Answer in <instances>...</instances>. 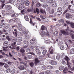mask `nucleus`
I'll return each mask as SVG.
<instances>
[{
	"label": "nucleus",
	"instance_id": "nucleus-1",
	"mask_svg": "<svg viewBox=\"0 0 74 74\" xmlns=\"http://www.w3.org/2000/svg\"><path fill=\"white\" fill-rule=\"evenodd\" d=\"M68 45L66 44L67 47H68V49H69L70 47H71L72 46H73L74 42H73L72 40L70 39L68 40Z\"/></svg>",
	"mask_w": 74,
	"mask_h": 74
},
{
	"label": "nucleus",
	"instance_id": "nucleus-2",
	"mask_svg": "<svg viewBox=\"0 0 74 74\" xmlns=\"http://www.w3.org/2000/svg\"><path fill=\"white\" fill-rule=\"evenodd\" d=\"M34 63L35 64V66H37L38 64L40 63V61L38 60V58H36L34 59Z\"/></svg>",
	"mask_w": 74,
	"mask_h": 74
},
{
	"label": "nucleus",
	"instance_id": "nucleus-3",
	"mask_svg": "<svg viewBox=\"0 0 74 74\" xmlns=\"http://www.w3.org/2000/svg\"><path fill=\"white\" fill-rule=\"evenodd\" d=\"M1 26H3V27H4L5 29H7L9 27V25L5 23H3L2 25H1Z\"/></svg>",
	"mask_w": 74,
	"mask_h": 74
},
{
	"label": "nucleus",
	"instance_id": "nucleus-4",
	"mask_svg": "<svg viewBox=\"0 0 74 74\" xmlns=\"http://www.w3.org/2000/svg\"><path fill=\"white\" fill-rule=\"evenodd\" d=\"M64 59L66 60V61H67V65L71 64V63L69 62V57L67 56H65V58H64Z\"/></svg>",
	"mask_w": 74,
	"mask_h": 74
},
{
	"label": "nucleus",
	"instance_id": "nucleus-5",
	"mask_svg": "<svg viewBox=\"0 0 74 74\" xmlns=\"http://www.w3.org/2000/svg\"><path fill=\"white\" fill-rule=\"evenodd\" d=\"M36 39L33 38L30 40V43H31V44H37V42H36Z\"/></svg>",
	"mask_w": 74,
	"mask_h": 74
},
{
	"label": "nucleus",
	"instance_id": "nucleus-6",
	"mask_svg": "<svg viewBox=\"0 0 74 74\" xmlns=\"http://www.w3.org/2000/svg\"><path fill=\"white\" fill-rule=\"evenodd\" d=\"M73 17L71 14L69 13H66V17L67 19H70V18H71Z\"/></svg>",
	"mask_w": 74,
	"mask_h": 74
},
{
	"label": "nucleus",
	"instance_id": "nucleus-7",
	"mask_svg": "<svg viewBox=\"0 0 74 74\" xmlns=\"http://www.w3.org/2000/svg\"><path fill=\"white\" fill-rule=\"evenodd\" d=\"M71 6H72V5H69L68 8L67 9H66L64 12L63 13L64 14H66V12H67L68 11V10H71V9H70V7H71Z\"/></svg>",
	"mask_w": 74,
	"mask_h": 74
},
{
	"label": "nucleus",
	"instance_id": "nucleus-8",
	"mask_svg": "<svg viewBox=\"0 0 74 74\" xmlns=\"http://www.w3.org/2000/svg\"><path fill=\"white\" fill-rule=\"evenodd\" d=\"M71 6H72V5H69L68 8L67 9H66L64 12L63 13L64 14H66V12H67L68 11V10H71V9H70V7H71Z\"/></svg>",
	"mask_w": 74,
	"mask_h": 74
},
{
	"label": "nucleus",
	"instance_id": "nucleus-9",
	"mask_svg": "<svg viewBox=\"0 0 74 74\" xmlns=\"http://www.w3.org/2000/svg\"><path fill=\"white\" fill-rule=\"evenodd\" d=\"M49 52H50V54H53V49L52 47H50L49 50Z\"/></svg>",
	"mask_w": 74,
	"mask_h": 74
},
{
	"label": "nucleus",
	"instance_id": "nucleus-10",
	"mask_svg": "<svg viewBox=\"0 0 74 74\" xmlns=\"http://www.w3.org/2000/svg\"><path fill=\"white\" fill-rule=\"evenodd\" d=\"M61 14H62V12H57L54 14V16H57L58 15H60Z\"/></svg>",
	"mask_w": 74,
	"mask_h": 74
},
{
	"label": "nucleus",
	"instance_id": "nucleus-11",
	"mask_svg": "<svg viewBox=\"0 0 74 74\" xmlns=\"http://www.w3.org/2000/svg\"><path fill=\"white\" fill-rule=\"evenodd\" d=\"M49 63L52 65H55L57 63L56 61H50Z\"/></svg>",
	"mask_w": 74,
	"mask_h": 74
},
{
	"label": "nucleus",
	"instance_id": "nucleus-12",
	"mask_svg": "<svg viewBox=\"0 0 74 74\" xmlns=\"http://www.w3.org/2000/svg\"><path fill=\"white\" fill-rule=\"evenodd\" d=\"M26 67L25 66L23 65H21V66H19L18 67V69H19V70H24V69H25Z\"/></svg>",
	"mask_w": 74,
	"mask_h": 74
},
{
	"label": "nucleus",
	"instance_id": "nucleus-13",
	"mask_svg": "<svg viewBox=\"0 0 74 74\" xmlns=\"http://www.w3.org/2000/svg\"><path fill=\"white\" fill-rule=\"evenodd\" d=\"M61 32L63 34H64V35H69V33L66 32L62 30L61 31Z\"/></svg>",
	"mask_w": 74,
	"mask_h": 74
},
{
	"label": "nucleus",
	"instance_id": "nucleus-14",
	"mask_svg": "<svg viewBox=\"0 0 74 74\" xmlns=\"http://www.w3.org/2000/svg\"><path fill=\"white\" fill-rule=\"evenodd\" d=\"M5 8L7 10H11L12 8V7L10 5H6Z\"/></svg>",
	"mask_w": 74,
	"mask_h": 74
},
{
	"label": "nucleus",
	"instance_id": "nucleus-15",
	"mask_svg": "<svg viewBox=\"0 0 74 74\" xmlns=\"http://www.w3.org/2000/svg\"><path fill=\"white\" fill-rule=\"evenodd\" d=\"M51 5L53 7H55L57 6V5L56 4V2L55 1L51 3Z\"/></svg>",
	"mask_w": 74,
	"mask_h": 74
},
{
	"label": "nucleus",
	"instance_id": "nucleus-16",
	"mask_svg": "<svg viewBox=\"0 0 74 74\" xmlns=\"http://www.w3.org/2000/svg\"><path fill=\"white\" fill-rule=\"evenodd\" d=\"M22 38L21 37H18L16 39V40L18 42H21V41H22Z\"/></svg>",
	"mask_w": 74,
	"mask_h": 74
},
{
	"label": "nucleus",
	"instance_id": "nucleus-17",
	"mask_svg": "<svg viewBox=\"0 0 74 74\" xmlns=\"http://www.w3.org/2000/svg\"><path fill=\"white\" fill-rule=\"evenodd\" d=\"M16 42H14L12 44V46L13 48L15 49L16 48Z\"/></svg>",
	"mask_w": 74,
	"mask_h": 74
},
{
	"label": "nucleus",
	"instance_id": "nucleus-18",
	"mask_svg": "<svg viewBox=\"0 0 74 74\" xmlns=\"http://www.w3.org/2000/svg\"><path fill=\"white\" fill-rule=\"evenodd\" d=\"M14 31L15 32H13V34L14 35V36L15 37H17V31H16V30L15 29H14Z\"/></svg>",
	"mask_w": 74,
	"mask_h": 74
},
{
	"label": "nucleus",
	"instance_id": "nucleus-19",
	"mask_svg": "<svg viewBox=\"0 0 74 74\" xmlns=\"http://www.w3.org/2000/svg\"><path fill=\"white\" fill-rule=\"evenodd\" d=\"M20 51L21 52V53H25V51L23 48L21 49L20 50Z\"/></svg>",
	"mask_w": 74,
	"mask_h": 74
},
{
	"label": "nucleus",
	"instance_id": "nucleus-20",
	"mask_svg": "<svg viewBox=\"0 0 74 74\" xmlns=\"http://www.w3.org/2000/svg\"><path fill=\"white\" fill-rule=\"evenodd\" d=\"M24 3H25V5L26 6H28V5H30V2L28 1H24Z\"/></svg>",
	"mask_w": 74,
	"mask_h": 74
},
{
	"label": "nucleus",
	"instance_id": "nucleus-21",
	"mask_svg": "<svg viewBox=\"0 0 74 74\" xmlns=\"http://www.w3.org/2000/svg\"><path fill=\"white\" fill-rule=\"evenodd\" d=\"M29 64L30 67H34V64L33 62H29Z\"/></svg>",
	"mask_w": 74,
	"mask_h": 74
},
{
	"label": "nucleus",
	"instance_id": "nucleus-22",
	"mask_svg": "<svg viewBox=\"0 0 74 74\" xmlns=\"http://www.w3.org/2000/svg\"><path fill=\"white\" fill-rule=\"evenodd\" d=\"M40 17L42 19V21H45V19L46 18V17L44 16L40 15Z\"/></svg>",
	"mask_w": 74,
	"mask_h": 74
},
{
	"label": "nucleus",
	"instance_id": "nucleus-23",
	"mask_svg": "<svg viewBox=\"0 0 74 74\" xmlns=\"http://www.w3.org/2000/svg\"><path fill=\"white\" fill-rule=\"evenodd\" d=\"M8 48V47H3V51H5H5H7L8 50V49H7Z\"/></svg>",
	"mask_w": 74,
	"mask_h": 74
},
{
	"label": "nucleus",
	"instance_id": "nucleus-24",
	"mask_svg": "<svg viewBox=\"0 0 74 74\" xmlns=\"http://www.w3.org/2000/svg\"><path fill=\"white\" fill-rule=\"evenodd\" d=\"M64 69V67L63 66H60L59 67V69L60 70L62 71Z\"/></svg>",
	"mask_w": 74,
	"mask_h": 74
},
{
	"label": "nucleus",
	"instance_id": "nucleus-25",
	"mask_svg": "<svg viewBox=\"0 0 74 74\" xmlns=\"http://www.w3.org/2000/svg\"><path fill=\"white\" fill-rule=\"evenodd\" d=\"M37 12V14L39 13V9L37 8H36V10H34V14H36V12Z\"/></svg>",
	"mask_w": 74,
	"mask_h": 74
},
{
	"label": "nucleus",
	"instance_id": "nucleus-26",
	"mask_svg": "<svg viewBox=\"0 0 74 74\" xmlns=\"http://www.w3.org/2000/svg\"><path fill=\"white\" fill-rule=\"evenodd\" d=\"M41 30L42 31L43 30H45L46 29V27H45L44 25H42L41 26Z\"/></svg>",
	"mask_w": 74,
	"mask_h": 74
},
{
	"label": "nucleus",
	"instance_id": "nucleus-27",
	"mask_svg": "<svg viewBox=\"0 0 74 74\" xmlns=\"http://www.w3.org/2000/svg\"><path fill=\"white\" fill-rule=\"evenodd\" d=\"M68 71V69L67 68H65L63 70V72L64 73H67V72Z\"/></svg>",
	"mask_w": 74,
	"mask_h": 74
},
{
	"label": "nucleus",
	"instance_id": "nucleus-28",
	"mask_svg": "<svg viewBox=\"0 0 74 74\" xmlns=\"http://www.w3.org/2000/svg\"><path fill=\"white\" fill-rule=\"evenodd\" d=\"M47 69H53V67L51 65H49L47 67Z\"/></svg>",
	"mask_w": 74,
	"mask_h": 74
},
{
	"label": "nucleus",
	"instance_id": "nucleus-29",
	"mask_svg": "<svg viewBox=\"0 0 74 74\" xmlns=\"http://www.w3.org/2000/svg\"><path fill=\"white\" fill-rule=\"evenodd\" d=\"M49 13L50 14H53L54 13V9H52L51 10H49Z\"/></svg>",
	"mask_w": 74,
	"mask_h": 74
},
{
	"label": "nucleus",
	"instance_id": "nucleus-30",
	"mask_svg": "<svg viewBox=\"0 0 74 74\" xmlns=\"http://www.w3.org/2000/svg\"><path fill=\"white\" fill-rule=\"evenodd\" d=\"M24 18L25 21H29V18H28V16L27 15L25 16Z\"/></svg>",
	"mask_w": 74,
	"mask_h": 74
},
{
	"label": "nucleus",
	"instance_id": "nucleus-31",
	"mask_svg": "<svg viewBox=\"0 0 74 74\" xmlns=\"http://www.w3.org/2000/svg\"><path fill=\"white\" fill-rule=\"evenodd\" d=\"M40 12H41V13H42V14H45V15H46V12L45 11V10H43L42 9H41L40 10Z\"/></svg>",
	"mask_w": 74,
	"mask_h": 74
},
{
	"label": "nucleus",
	"instance_id": "nucleus-32",
	"mask_svg": "<svg viewBox=\"0 0 74 74\" xmlns=\"http://www.w3.org/2000/svg\"><path fill=\"white\" fill-rule=\"evenodd\" d=\"M57 10L58 11V12H62L61 11H62V8L60 7L58 8L57 9Z\"/></svg>",
	"mask_w": 74,
	"mask_h": 74
},
{
	"label": "nucleus",
	"instance_id": "nucleus-33",
	"mask_svg": "<svg viewBox=\"0 0 74 74\" xmlns=\"http://www.w3.org/2000/svg\"><path fill=\"white\" fill-rule=\"evenodd\" d=\"M53 34L55 36H58V32L56 31L53 33Z\"/></svg>",
	"mask_w": 74,
	"mask_h": 74
},
{
	"label": "nucleus",
	"instance_id": "nucleus-34",
	"mask_svg": "<svg viewBox=\"0 0 74 74\" xmlns=\"http://www.w3.org/2000/svg\"><path fill=\"white\" fill-rule=\"evenodd\" d=\"M53 2V0H47V3H52V2Z\"/></svg>",
	"mask_w": 74,
	"mask_h": 74
},
{
	"label": "nucleus",
	"instance_id": "nucleus-35",
	"mask_svg": "<svg viewBox=\"0 0 74 74\" xmlns=\"http://www.w3.org/2000/svg\"><path fill=\"white\" fill-rule=\"evenodd\" d=\"M8 41H5L4 42V45L5 46H7V45H8Z\"/></svg>",
	"mask_w": 74,
	"mask_h": 74
},
{
	"label": "nucleus",
	"instance_id": "nucleus-36",
	"mask_svg": "<svg viewBox=\"0 0 74 74\" xmlns=\"http://www.w3.org/2000/svg\"><path fill=\"white\" fill-rule=\"evenodd\" d=\"M36 52L37 54H38L39 53H40V50L39 49H37L36 50Z\"/></svg>",
	"mask_w": 74,
	"mask_h": 74
},
{
	"label": "nucleus",
	"instance_id": "nucleus-37",
	"mask_svg": "<svg viewBox=\"0 0 74 74\" xmlns=\"http://www.w3.org/2000/svg\"><path fill=\"white\" fill-rule=\"evenodd\" d=\"M74 49H73L71 50L70 54H74Z\"/></svg>",
	"mask_w": 74,
	"mask_h": 74
},
{
	"label": "nucleus",
	"instance_id": "nucleus-38",
	"mask_svg": "<svg viewBox=\"0 0 74 74\" xmlns=\"http://www.w3.org/2000/svg\"><path fill=\"white\" fill-rule=\"evenodd\" d=\"M51 73V71L50 70H47L45 72V74H50Z\"/></svg>",
	"mask_w": 74,
	"mask_h": 74
},
{
	"label": "nucleus",
	"instance_id": "nucleus-39",
	"mask_svg": "<svg viewBox=\"0 0 74 74\" xmlns=\"http://www.w3.org/2000/svg\"><path fill=\"white\" fill-rule=\"evenodd\" d=\"M23 43H24V44H25L27 45H28V44H29V42L26 40H24L23 41Z\"/></svg>",
	"mask_w": 74,
	"mask_h": 74
},
{
	"label": "nucleus",
	"instance_id": "nucleus-40",
	"mask_svg": "<svg viewBox=\"0 0 74 74\" xmlns=\"http://www.w3.org/2000/svg\"><path fill=\"white\" fill-rule=\"evenodd\" d=\"M56 58L57 59H58V60H59V59H60V56L59 55H57Z\"/></svg>",
	"mask_w": 74,
	"mask_h": 74
},
{
	"label": "nucleus",
	"instance_id": "nucleus-41",
	"mask_svg": "<svg viewBox=\"0 0 74 74\" xmlns=\"http://www.w3.org/2000/svg\"><path fill=\"white\" fill-rule=\"evenodd\" d=\"M47 52V50H43V51L42 52V54L43 55H45L46 54V53Z\"/></svg>",
	"mask_w": 74,
	"mask_h": 74
},
{
	"label": "nucleus",
	"instance_id": "nucleus-42",
	"mask_svg": "<svg viewBox=\"0 0 74 74\" xmlns=\"http://www.w3.org/2000/svg\"><path fill=\"white\" fill-rule=\"evenodd\" d=\"M71 26L72 27V28H74V23L71 22V23L70 24Z\"/></svg>",
	"mask_w": 74,
	"mask_h": 74
},
{
	"label": "nucleus",
	"instance_id": "nucleus-43",
	"mask_svg": "<svg viewBox=\"0 0 74 74\" xmlns=\"http://www.w3.org/2000/svg\"><path fill=\"white\" fill-rule=\"evenodd\" d=\"M40 6H41V4L39 3H37L36 5V7H40Z\"/></svg>",
	"mask_w": 74,
	"mask_h": 74
},
{
	"label": "nucleus",
	"instance_id": "nucleus-44",
	"mask_svg": "<svg viewBox=\"0 0 74 74\" xmlns=\"http://www.w3.org/2000/svg\"><path fill=\"white\" fill-rule=\"evenodd\" d=\"M42 70H46V66H43L41 67Z\"/></svg>",
	"mask_w": 74,
	"mask_h": 74
},
{
	"label": "nucleus",
	"instance_id": "nucleus-45",
	"mask_svg": "<svg viewBox=\"0 0 74 74\" xmlns=\"http://www.w3.org/2000/svg\"><path fill=\"white\" fill-rule=\"evenodd\" d=\"M15 71L14 69H13L10 72L11 74H14V73H15Z\"/></svg>",
	"mask_w": 74,
	"mask_h": 74
},
{
	"label": "nucleus",
	"instance_id": "nucleus-46",
	"mask_svg": "<svg viewBox=\"0 0 74 74\" xmlns=\"http://www.w3.org/2000/svg\"><path fill=\"white\" fill-rule=\"evenodd\" d=\"M4 67H5V69H8V67H9V66H8V64H5Z\"/></svg>",
	"mask_w": 74,
	"mask_h": 74
},
{
	"label": "nucleus",
	"instance_id": "nucleus-47",
	"mask_svg": "<svg viewBox=\"0 0 74 74\" xmlns=\"http://www.w3.org/2000/svg\"><path fill=\"white\" fill-rule=\"evenodd\" d=\"M27 57L29 59H32V58H33V56H32L31 55H28L27 56Z\"/></svg>",
	"mask_w": 74,
	"mask_h": 74
},
{
	"label": "nucleus",
	"instance_id": "nucleus-48",
	"mask_svg": "<svg viewBox=\"0 0 74 74\" xmlns=\"http://www.w3.org/2000/svg\"><path fill=\"white\" fill-rule=\"evenodd\" d=\"M4 65V63L0 62V66L1 67H2V66H3Z\"/></svg>",
	"mask_w": 74,
	"mask_h": 74
},
{
	"label": "nucleus",
	"instance_id": "nucleus-49",
	"mask_svg": "<svg viewBox=\"0 0 74 74\" xmlns=\"http://www.w3.org/2000/svg\"><path fill=\"white\" fill-rule=\"evenodd\" d=\"M60 49L61 50H63L64 49V47L63 46H61L60 47Z\"/></svg>",
	"mask_w": 74,
	"mask_h": 74
},
{
	"label": "nucleus",
	"instance_id": "nucleus-50",
	"mask_svg": "<svg viewBox=\"0 0 74 74\" xmlns=\"http://www.w3.org/2000/svg\"><path fill=\"white\" fill-rule=\"evenodd\" d=\"M45 42H46V43L47 44H50V41L48 40H47Z\"/></svg>",
	"mask_w": 74,
	"mask_h": 74
},
{
	"label": "nucleus",
	"instance_id": "nucleus-51",
	"mask_svg": "<svg viewBox=\"0 0 74 74\" xmlns=\"http://www.w3.org/2000/svg\"><path fill=\"white\" fill-rule=\"evenodd\" d=\"M2 13L3 15H5V10H3L2 11Z\"/></svg>",
	"mask_w": 74,
	"mask_h": 74
},
{
	"label": "nucleus",
	"instance_id": "nucleus-52",
	"mask_svg": "<svg viewBox=\"0 0 74 74\" xmlns=\"http://www.w3.org/2000/svg\"><path fill=\"white\" fill-rule=\"evenodd\" d=\"M66 22L67 23V24H68L69 25H71V22L70 21H66Z\"/></svg>",
	"mask_w": 74,
	"mask_h": 74
},
{
	"label": "nucleus",
	"instance_id": "nucleus-53",
	"mask_svg": "<svg viewBox=\"0 0 74 74\" xmlns=\"http://www.w3.org/2000/svg\"><path fill=\"white\" fill-rule=\"evenodd\" d=\"M47 0H40V1L43 3H47Z\"/></svg>",
	"mask_w": 74,
	"mask_h": 74
},
{
	"label": "nucleus",
	"instance_id": "nucleus-54",
	"mask_svg": "<svg viewBox=\"0 0 74 74\" xmlns=\"http://www.w3.org/2000/svg\"><path fill=\"white\" fill-rule=\"evenodd\" d=\"M10 71H11L10 69H7L6 71L7 73H9V72H10Z\"/></svg>",
	"mask_w": 74,
	"mask_h": 74
},
{
	"label": "nucleus",
	"instance_id": "nucleus-55",
	"mask_svg": "<svg viewBox=\"0 0 74 74\" xmlns=\"http://www.w3.org/2000/svg\"><path fill=\"white\" fill-rule=\"evenodd\" d=\"M5 5V4H2L1 5V8H3V7H4V6Z\"/></svg>",
	"mask_w": 74,
	"mask_h": 74
},
{
	"label": "nucleus",
	"instance_id": "nucleus-56",
	"mask_svg": "<svg viewBox=\"0 0 74 74\" xmlns=\"http://www.w3.org/2000/svg\"><path fill=\"white\" fill-rule=\"evenodd\" d=\"M71 37L72 39H74V34H71Z\"/></svg>",
	"mask_w": 74,
	"mask_h": 74
},
{
	"label": "nucleus",
	"instance_id": "nucleus-57",
	"mask_svg": "<svg viewBox=\"0 0 74 74\" xmlns=\"http://www.w3.org/2000/svg\"><path fill=\"white\" fill-rule=\"evenodd\" d=\"M60 22H62V23H64V20L62 19H61L60 20Z\"/></svg>",
	"mask_w": 74,
	"mask_h": 74
},
{
	"label": "nucleus",
	"instance_id": "nucleus-58",
	"mask_svg": "<svg viewBox=\"0 0 74 74\" xmlns=\"http://www.w3.org/2000/svg\"><path fill=\"white\" fill-rule=\"evenodd\" d=\"M69 5V3L68 2L65 3L64 4V5H66V6H68V5Z\"/></svg>",
	"mask_w": 74,
	"mask_h": 74
},
{
	"label": "nucleus",
	"instance_id": "nucleus-59",
	"mask_svg": "<svg viewBox=\"0 0 74 74\" xmlns=\"http://www.w3.org/2000/svg\"><path fill=\"white\" fill-rule=\"evenodd\" d=\"M26 51L27 52H29L30 51V49L28 48L26 50Z\"/></svg>",
	"mask_w": 74,
	"mask_h": 74
},
{
	"label": "nucleus",
	"instance_id": "nucleus-60",
	"mask_svg": "<svg viewBox=\"0 0 74 74\" xmlns=\"http://www.w3.org/2000/svg\"><path fill=\"white\" fill-rule=\"evenodd\" d=\"M14 19L16 21H18V16H15V17L14 18Z\"/></svg>",
	"mask_w": 74,
	"mask_h": 74
},
{
	"label": "nucleus",
	"instance_id": "nucleus-61",
	"mask_svg": "<svg viewBox=\"0 0 74 74\" xmlns=\"http://www.w3.org/2000/svg\"><path fill=\"white\" fill-rule=\"evenodd\" d=\"M70 65H71V64L68 65V66H68V68L69 69H71V66H70Z\"/></svg>",
	"mask_w": 74,
	"mask_h": 74
},
{
	"label": "nucleus",
	"instance_id": "nucleus-62",
	"mask_svg": "<svg viewBox=\"0 0 74 74\" xmlns=\"http://www.w3.org/2000/svg\"><path fill=\"white\" fill-rule=\"evenodd\" d=\"M6 38V39H7L8 41H10V38L9 36H7Z\"/></svg>",
	"mask_w": 74,
	"mask_h": 74
},
{
	"label": "nucleus",
	"instance_id": "nucleus-63",
	"mask_svg": "<svg viewBox=\"0 0 74 74\" xmlns=\"http://www.w3.org/2000/svg\"><path fill=\"white\" fill-rule=\"evenodd\" d=\"M3 60L5 62H7L8 61V59L5 58L3 59Z\"/></svg>",
	"mask_w": 74,
	"mask_h": 74
},
{
	"label": "nucleus",
	"instance_id": "nucleus-64",
	"mask_svg": "<svg viewBox=\"0 0 74 74\" xmlns=\"http://www.w3.org/2000/svg\"><path fill=\"white\" fill-rule=\"evenodd\" d=\"M13 1H14V0H10L9 1V2L10 3H13Z\"/></svg>",
	"mask_w": 74,
	"mask_h": 74
}]
</instances>
